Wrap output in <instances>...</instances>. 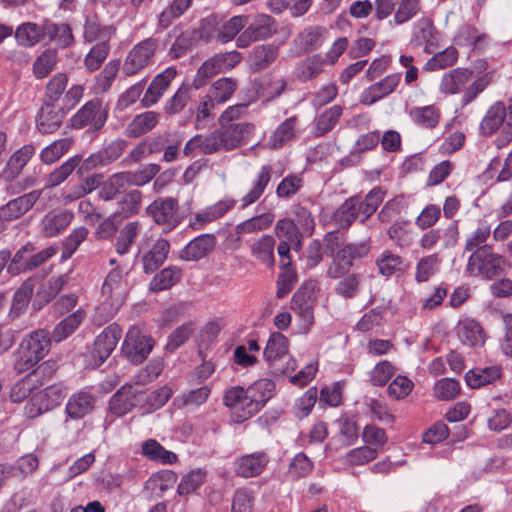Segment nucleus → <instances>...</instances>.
Segmentation results:
<instances>
[{
  "mask_svg": "<svg viewBox=\"0 0 512 512\" xmlns=\"http://www.w3.org/2000/svg\"><path fill=\"white\" fill-rule=\"evenodd\" d=\"M274 232L279 242L291 244L292 249L297 252L301 250L303 235L292 219H279L275 225Z\"/></svg>",
  "mask_w": 512,
  "mask_h": 512,
  "instance_id": "33",
  "label": "nucleus"
},
{
  "mask_svg": "<svg viewBox=\"0 0 512 512\" xmlns=\"http://www.w3.org/2000/svg\"><path fill=\"white\" fill-rule=\"evenodd\" d=\"M64 117L63 108H56L51 103H45L37 116V128L43 134H51L60 128Z\"/></svg>",
  "mask_w": 512,
  "mask_h": 512,
  "instance_id": "29",
  "label": "nucleus"
},
{
  "mask_svg": "<svg viewBox=\"0 0 512 512\" xmlns=\"http://www.w3.org/2000/svg\"><path fill=\"white\" fill-rule=\"evenodd\" d=\"M275 384L269 379H260L244 388L231 386L224 391L223 403L230 409L234 421L242 423L258 413L273 396Z\"/></svg>",
  "mask_w": 512,
  "mask_h": 512,
  "instance_id": "1",
  "label": "nucleus"
},
{
  "mask_svg": "<svg viewBox=\"0 0 512 512\" xmlns=\"http://www.w3.org/2000/svg\"><path fill=\"white\" fill-rule=\"evenodd\" d=\"M425 233L419 239V246L423 250L433 249L441 239H443L444 247L451 248L455 246L459 238V230L456 223L450 224L442 233L440 228H430L424 230Z\"/></svg>",
  "mask_w": 512,
  "mask_h": 512,
  "instance_id": "20",
  "label": "nucleus"
},
{
  "mask_svg": "<svg viewBox=\"0 0 512 512\" xmlns=\"http://www.w3.org/2000/svg\"><path fill=\"white\" fill-rule=\"evenodd\" d=\"M297 117L292 116L284 120L273 132L269 138V145L273 149L281 148L286 142L290 141L295 135Z\"/></svg>",
  "mask_w": 512,
  "mask_h": 512,
  "instance_id": "55",
  "label": "nucleus"
},
{
  "mask_svg": "<svg viewBox=\"0 0 512 512\" xmlns=\"http://www.w3.org/2000/svg\"><path fill=\"white\" fill-rule=\"evenodd\" d=\"M247 22L248 16L246 15H237L231 17L220 26L217 32V40L223 44L232 41L237 35H240V31L244 29V27L247 25Z\"/></svg>",
  "mask_w": 512,
  "mask_h": 512,
  "instance_id": "53",
  "label": "nucleus"
},
{
  "mask_svg": "<svg viewBox=\"0 0 512 512\" xmlns=\"http://www.w3.org/2000/svg\"><path fill=\"white\" fill-rule=\"evenodd\" d=\"M182 278V269L177 266H168L158 272L150 282V290L160 292L170 289Z\"/></svg>",
  "mask_w": 512,
  "mask_h": 512,
  "instance_id": "44",
  "label": "nucleus"
},
{
  "mask_svg": "<svg viewBox=\"0 0 512 512\" xmlns=\"http://www.w3.org/2000/svg\"><path fill=\"white\" fill-rule=\"evenodd\" d=\"M50 332L37 329L27 334L14 352V369L24 373L46 357L51 349Z\"/></svg>",
  "mask_w": 512,
  "mask_h": 512,
  "instance_id": "3",
  "label": "nucleus"
},
{
  "mask_svg": "<svg viewBox=\"0 0 512 512\" xmlns=\"http://www.w3.org/2000/svg\"><path fill=\"white\" fill-rule=\"evenodd\" d=\"M371 249L370 241L364 240L359 243H349L337 251L338 259H341L353 266L354 260L365 257Z\"/></svg>",
  "mask_w": 512,
  "mask_h": 512,
  "instance_id": "64",
  "label": "nucleus"
},
{
  "mask_svg": "<svg viewBox=\"0 0 512 512\" xmlns=\"http://www.w3.org/2000/svg\"><path fill=\"white\" fill-rule=\"evenodd\" d=\"M501 373L502 371L499 366L475 368L466 373L465 380L471 388H479L499 379Z\"/></svg>",
  "mask_w": 512,
  "mask_h": 512,
  "instance_id": "46",
  "label": "nucleus"
},
{
  "mask_svg": "<svg viewBox=\"0 0 512 512\" xmlns=\"http://www.w3.org/2000/svg\"><path fill=\"white\" fill-rule=\"evenodd\" d=\"M177 71L174 67H168L163 72L156 75L147 88L141 100L144 107H150L158 102L166 91L172 80L175 78Z\"/></svg>",
  "mask_w": 512,
  "mask_h": 512,
  "instance_id": "26",
  "label": "nucleus"
},
{
  "mask_svg": "<svg viewBox=\"0 0 512 512\" xmlns=\"http://www.w3.org/2000/svg\"><path fill=\"white\" fill-rule=\"evenodd\" d=\"M436 40V29L428 18L419 19L413 26L411 43L415 46L433 45Z\"/></svg>",
  "mask_w": 512,
  "mask_h": 512,
  "instance_id": "48",
  "label": "nucleus"
},
{
  "mask_svg": "<svg viewBox=\"0 0 512 512\" xmlns=\"http://www.w3.org/2000/svg\"><path fill=\"white\" fill-rule=\"evenodd\" d=\"M96 402L97 398L91 392L78 391L69 397L65 408L66 414L71 419H82L95 409Z\"/></svg>",
  "mask_w": 512,
  "mask_h": 512,
  "instance_id": "22",
  "label": "nucleus"
},
{
  "mask_svg": "<svg viewBox=\"0 0 512 512\" xmlns=\"http://www.w3.org/2000/svg\"><path fill=\"white\" fill-rule=\"evenodd\" d=\"M141 453L147 459L161 464H173L177 462V455L165 449L155 439H148L141 446Z\"/></svg>",
  "mask_w": 512,
  "mask_h": 512,
  "instance_id": "40",
  "label": "nucleus"
},
{
  "mask_svg": "<svg viewBox=\"0 0 512 512\" xmlns=\"http://www.w3.org/2000/svg\"><path fill=\"white\" fill-rule=\"evenodd\" d=\"M273 175V168L270 164L262 165L251 180L248 191L240 199L241 209H245L256 203L269 186Z\"/></svg>",
  "mask_w": 512,
  "mask_h": 512,
  "instance_id": "14",
  "label": "nucleus"
},
{
  "mask_svg": "<svg viewBox=\"0 0 512 512\" xmlns=\"http://www.w3.org/2000/svg\"><path fill=\"white\" fill-rule=\"evenodd\" d=\"M80 162V155H75L67 159L49 174L47 178V185L55 187L63 183L75 170H77Z\"/></svg>",
  "mask_w": 512,
  "mask_h": 512,
  "instance_id": "59",
  "label": "nucleus"
},
{
  "mask_svg": "<svg viewBox=\"0 0 512 512\" xmlns=\"http://www.w3.org/2000/svg\"><path fill=\"white\" fill-rule=\"evenodd\" d=\"M210 392L208 386H201L175 397L173 405L179 409L193 410L207 401Z\"/></svg>",
  "mask_w": 512,
  "mask_h": 512,
  "instance_id": "43",
  "label": "nucleus"
},
{
  "mask_svg": "<svg viewBox=\"0 0 512 512\" xmlns=\"http://www.w3.org/2000/svg\"><path fill=\"white\" fill-rule=\"evenodd\" d=\"M376 266L381 275L390 277L404 270V260L401 256L385 250L376 259Z\"/></svg>",
  "mask_w": 512,
  "mask_h": 512,
  "instance_id": "51",
  "label": "nucleus"
},
{
  "mask_svg": "<svg viewBox=\"0 0 512 512\" xmlns=\"http://www.w3.org/2000/svg\"><path fill=\"white\" fill-rule=\"evenodd\" d=\"M154 346L151 336L145 335L139 328L132 327L128 330L122 351L128 360L134 364L143 362Z\"/></svg>",
  "mask_w": 512,
  "mask_h": 512,
  "instance_id": "11",
  "label": "nucleus"
},
{
  "mask_svg": "<svg viewBox=\"0 0 512 512\" xmlns=\"http://www.w3.org/2000/svg\"><path fill=\"white\" fill-rule=\"evenodd\" d=\"M397 4L393 17L395 25H403L421 12V0H399Z\"/></svg>",
  "mask_w": 512,
  "mask_h": 512,
  "instance_id": "63",
  "label": "nucleus"
},
{
  "mask_svg": "<svg viewBox=\"0 0 512 512\" xmlns=\"http://www.w3.org/2000/svg\"><path fill=\"white\" fill-rule=\"evenodd\" d=\"M315 294L311 285H302L293 295L291 309L308 326L314 323Z\"/></svg>",
  "mask_w": 512,
  "mask_h": 512,
  "instance_id": "16",
  "label": "nucleus"
},
{
  "mask_svg": "<svg viewBox=\"0 0 512 512\" xmlns=\"http://www.w3.org/2000/svg\"><path fill=\"white\" fill-rule=\"evenodd\" d=\"M238 88V81L232 77H222L212 83L209 94L216 104L227 102Z\"/></svg>",
  "mask_w": 512,
  "mask_h": 512,
  "instance_id": "50",
  "label": "nucleus"
},
{
  "mask_svg": "<svg viewBox=\"0 0 512 512\" xmlns=\"http://www.w3.org/2000/svg\"><path fill=\"white\" fill-rule=\"evenodd\" d=\"M45 39L54 41L58 47L67 48L74 43L71 27L66 23H44Z\"/></svg>",
  "mask_w": 512,
  "mask_h": 512,
  "instance_id": "41",
  "label": "nucleus"
},
{
  "mask_svg": "<svg viewBox=\"0 0 512 512\" xmlns=\"http://www.w3.org/2000/svg\"><path fill=\"white\" fill-rule=\"evenodd\" d=\"M270 461L268 454L258 451L238 457L234 462L235 473L243 478H251L260 475Z\"/></svg>",
  "mask_w": 512,
  "mask_h": 512,
  "instance_id": "17",
  "label": "nucleus"
},
{
  "mask_svg": "<svg viewBox=\"0 0 512 512\" xmlns=\"http://www.w3.org/2000/svg\"><path fill=\"white\" fill-rule=\"evenodd\" d=\"M141 391L131 384L123 385L111 398L110 410L116 416H123L130 412L139 402Z\"/></svg>",
  "mask_w": 512,
  "mask_h": 512,
  "instance_id": "24",
  "label": "nucleus"
},
{
  "mask_svg": "<svg viewBox=\"0 0 512 512\" xmlns=\"http://www.w3.org/2000/svg\"><path fill=\"white\" fill-rule=\"evenodd\" d=\"M355 204V211L359 221L365 223L378 209L384 199V193L380 188L372 189L364 198L360 196L350 197Z\"/></svg>",
  "mask_w": 512,
  "mask_h": 512,
  "instance_id": "30",
  "label": "nucleus"
},
{
  "mask_svg": "<svg viewBox=\"0 0 512 512\" xmlns=\"http://www.w3.org/2000/svg\"><path fill=\"white\" fill-rule=\"evenodd\" d=\"M102 295L111 300L112 305H121L127 292V281L120 268H115L106 276L101 289Z\"/></svg>",
  "mask_w": 512,
  "mask_h": 512,
  "instance_id": "21",
  "label": "nucleus"
},
{
  "mask_svg": "<svg viewBox=\"0 0 512 512\" xmlns=\"http://www.w3.org/2000/svg\"><path fill=\"white\" fill-rule=\"evenodd\" d=\"M342 112L343 109L340 105H334L325 110L316 120L314 135L323 136L331 131L341 117Z\"/></svg>",
  "mask_w": 512,
  "mask_h": 512,
  "instance_id": "57",
  "label": "nucleus"
},
{
  "mask_svg": "<svg viewBox=\"0 0 512 512\" xmlns=\"http://www.w3.org/2000/svg\"><path fill=\"white\" fill-rule=\"evenodd\" d=\"M140 230L141 224L138 221L129 222L121 228L115 242V250L119 255H125L129 252Z\"/></svg>",
  "mask_w": 512,
  "mask_h": 512,
  "instance_id": "52",
  "label": "nucleus"
},
{
  "mask_svg": "<svg viewBox=\"0 0 512 512\" xmlns=\"http://www.w3.org/2000/svg\"><path fill=\"white\" fill-rule=\"evenodd\" d=\"M124 172L129 186L141 187L149 183L160 172V166L150 163L141 166L135 171Z\"/></svg>",
  "mask_w": 512,
  "mask_h": 512,
  "instance_id": "60",
  "label": "nucleus"
},
{
  "mask_svg": "<svg viewBox=\"0 0 512 512\" xmlns=\"http://www.w3.org/2000/svg\"><path fill=\"white\" fill-rule=\"evenodd\" d=\"M442 263V258L439 254L434 253L422 257L417 265L415 271V279L417 282H425L431 276H433L438 270Z\"/></svg>",
  "mask_w": 512,
  "mask_h": 512,
  "instance_id": "61",
  "label": "nucleus"
},
{
  "mask_svg": "<svg viewBox=\"0 0 512 512\" xmlns=\"http://www.w3.org/2000/svg\"><path fill=\"white\" fill-rule=\"evenodd\" d=\"M245 27L236 38V46L241 49L249 47L252 43L266 40L277 32L275 19L266 14L256 15Z\"/></svg>",
  "mask_w": 512,
  "mask_h": 512,
  "instance_id": "8",
  "label": "nucleus"
},
{
  "mask_svg": "<svg viewBox=\"0 0 512 512\" xmlns=\"http://www.w3.org/2000/svg\"><path fill=\"white\" fill-rule=\"evenodd\" d=\"M491 226L487 221H479L477 228L472 231L465 239L464 251L473 252L486 244L491 235Z\"/></svg>",
  "mask_w": 512,
  "mask_h": 512,
  "instance_id": "62",
  "label": "nucleus"
},
{
  "mask_svg": "<svg viewBox=\"0 0 512 512\" xmlns=\"http://www.w3.org/2000/svg\"><path fill=\"white\" fill-rule=\"evenodd\" d=\"M147 211L157 224L166 225L169 230L179 223L178 203L173 198L155 200Z\"/></svg>",
  "mask_w": 512,
  "mask_h": 512,
  "instance_id": "18",
  "label": "nucleus"
},
{
  "mask_svg": "<svg viewBox=\"0 0 512 512\" xmlns=\"http://www.w3.org/2000/svg\"><path fill=\"white\" fill-rule=\"evenodd\" d=\"M480 133L492 136L500 131L495 139L497 148H503L512 141V98L505 104L499 100L494 102L486 111L480 122Z\"/></svg>",
  "mask_w": 512,
  "mask_h": 512,
  "instance_id": "4",
  "label": "nucleus"
},
{
  "mask_svg": "<svg viewBox=\"0 0 512 512\" xmlns=\"http://www.w3.org/2000/svg\"><path fill=\"white\" fill-rule=\"evenodd\" d=\"M250 129L247 125L219 127L207 135H195L185 144L183 154L191 156L196 149L206 155L236 149Z\"/></svg>",
  "mask_w": 512,
  "mask_h": 512,
  "instance_id": "2",
  "label": "nucleus"
},
{
  "mask_svg": "<svg viewBox=\"0 0 512 512\" xmlns=\"http://www.w3.org/2000/svg\"><path fill=\"white\" fill-rule=\"evenodd\" d=\"M472 75L473 71L468 68L452 69L442 75L439 90L446 95L458 94L471 80Z\"/></svg>",
  "mask_w": 512,
  "mask_h": 512,
  "instance_id": "27",
  "label": "nucleus"
},
{
  "mask_svg": "<svg viewBox=\"0 0 512 512\" xmlns=\"http://www.w3.org/2000/svg\"><path fill=\"white\" fill-rule=\"evenodd\" d=\"M235 204L236 201L232 198L219 200L215 204L208 206L204 210L198 212L195 215V222L192 225L196 226L197 224L203 225L206 223H211L223 217L227 212L234 208Z\"/></svg>",
  "mask_w": 512,
  "mask_h": 512,
  "instance_id": "38",
  "label": "nucleus"
},
{
  "mask_svg": "<svg viewBox=\"0 0 512 512\" xmlns=\"http://www.w3.org/2000/svg\"><path fill=\"white\" fill-rule=\"evenodd\" d=\"M279 56V48L272 44L255 46L247 57V64L252 72L268 68Z\"/></svg>",
  "mask_w": 512,
  "mask_h": 512,
  "instance_id": "28",
  "label": "nucleus"
},
{
  "mask_svg": "<svg viewBox=\"0 0 512 512\" xmlns=\"http://www.w3.org/2000/svg\"><path fill=\"white\" fill-rule=\"evenodd\" d=\"M45 34L44 23L42 25H38L27 22L16 29L15 38L20 45L24 47H31L44 40Z\"/></svg>",
  "mask_w": 512,
  "mask_h": 512,
  "instance_id": "45",
  "label": "nucleus"
},
{
  "mask_svg": "<svg viewBox=\"0 0 512 512\" xmlns=\"http://www.w3.org/2000/svg\"><path fill=\"white\" fill-rule=\"evenodd\" d=\"M122 336L121 329L117 325H109L95 339L87 354L90 365H101L113 352Z\"/></svg>",
  "mask_w": 512,
  "mask_h": 512,
  "instance_id": "9",
  "label": "nucleus"
},
{
  "mask_svg": "<svg viewBox=\"0 0 512 512\" xmlns=\"http://www.w3.org/2000/svg\"><path fill=\"white\" fill-rule=\"evenodd\" d=\"M115 30L113 25H102L96 16L89 17L85 21L83 37L88 42L108 43Z\"/></svg>",
  "mask_w": 512,
  "mask_h": 512,
  "instance_id": "39",
  "label": "nucleus"
},
{
  "mask_svg": "<svg viewBox=\"0 0 512 512\" xmlns=\"http://www.w3.org/2000/svg\"><path fill=\"white\" fill-rule=\"evenodd\" d=\"M401 81L400 73L387 75L380 81L367 87L360 95V103L363 105H372L386 96L392 94Z\"/></svg>",
  "mask_w": 512,
  "mask_h": 512,
  "instance_id": "15",
  "label": "nucleus"
},
{
  "mask_svg": "<svg viewBox=\"0 0 512 512\" xmlns=\"http://www.w3.org/2000/svg\"><path fill=\"white\" fill-rule=\"evenodd\" d=\"M192 0H173L158 16V26L169 27L172 22L182 16L191 6Z\"/></svg>",
  "mask_w": 512,
  "mask_h": 512,
  "instance_id": "56",
  "label": "nucleus"
},
{
  "mask_svg": "<svg viewBox=\"0 0 512 512\" xmlns=\"http://www.w3.org/2000/svg\"><path fill=\"white\" fill-rule=\"evenodd\" d=\"M128 186V181L124 171L114 173L105 181H102V185L99 190V197L104 201H111Z\"/></svg>",
  "mask_w": 512,
  "mask_h": 512,
  "instance_id": "47",
  "label": "nucleus"
},
{
  "mask_svg": "<svg viewBox=\"0 0 512 512\" xmlns=\"http://www.w3.org/2000/svg\"><path fill=\"white\" fill-rule=\"evenodd\" d=\"M47 365L41 364L32 370L21 380L17 381L11 388L10 398L13 402L19 403L26 399L31 392L38 386L42 385L41 376L45 373Z\"/></svg>",
  "mask_w": 512,
  "mask_h": 512,
  "instance_id": "23",
  "label": "nucleus"
},
{
  "mask_svg": "<svg viewBox=\"0 0 512 512\" xmlns=\"http://www.w3.org/2000/svg\"><path fill=\"white\" fill-rule=\"evenodd\" d=\"M107 120V111L98 99L88 101L70 119L74 129L88 128L91 132L99 131Z\"/></svg>",
  "mask_w": 512,
  "mask_h": 512,
  "instance_id": "10",
  "label": "nucleus"
},
{
  "mask_svg": "<svg viewBox=\"0 0 512 512\" xmlns=\"http://www.w3.org/2000/svg\"><path fill=\"white\" fill-rule=\"evenodd\" d=\"M158 48V39L152 37L135 44L124 60L123 73L126 76H132L150 66Z\"/></svg>",
  "mask_w": 512,
  "mask_h": 512,
  "instance_id": "7",
  "label": "nucleus"
},
{
  "mask_svg": "<svg viewBox=\"0 0 512 512\" xmlns=\"http://www.w3.org/2000/svg\"><path fill=\"white\" fill-rule=\"evenodd\" d=\"M142 204V192L136 189L124 193L117 202V213L128 218L136 215Z\"/></svg>",
  "mask_w": 512,
  "mask_h": 512,
  "instance_id": "54",
  "label": "nucleus"
},
{
  "mask_svg": "<svg viewBox=\"0 0 512 512\" xmlns=\"http://www.w3.org/2000/svg\"><path fill=\"white\" fill-rule=\"evenodd\" d=\"M275 244L273 236L264 234L250 245L251 256L266 267L272 268L275 265Z\"/></svg>",
  "mask_w": 512,
  "mask_h": 512,
  "instance_id": "35",
  "label": "nucleus"
},
{
  "mask_svg": "<svg viewBox=\"0 0 512 512\" xmlns=\"http://www.w3.org/2000/svg\"><path fill=\"white\" fill-rule=\"evenodd\" d=\"M409 116L414 123L425 128H434L439 122V110L433 106L414 107Z\"/></svg>",
  "mask_w": 512,
  "mask_h": 512,
  "instance_id": "58",
  "label": "nucleus"
},
{
  "mask_svg": "<svg viewBox=\"0 0 512 512\" xmlns=\"http://www.w3.org/2000/svg\"><path fill=\"white\" fill-rule=\"evenodd\" d=\"M264 357L274 375L285 374L296 368L295 360L288 353V339L279 332L271 334L264 349Z\"/></svg>",
  "mask_w": 512,
  "mask_h": 512,
  "instance_id": "6",
  "label": "nucleus"
},
{
  "mask_svg": "<svg viewBox=\"0 0 512 512\" xmlns=\"http://www.w3.org/2000/svg\"><path fill=\"white\" fill-rule=\"evenodd\" d=\"M86 318V311L83 308L77 309L65 317L53 329L50 337L55 342H61L72 335Z\"/></svg>",
  "mask_w": 512,
  "mask_h": 512,
  "instance_id": "37",
  "label": "nucleus"
},
{
  "mask_svg": "<svg viewBox=\"0 0 512 512\" xmlns=\"http://www.w3.org/2000/svg\"><path fill=\"white\" fill-rule=\"evenodd\" d=\"M274 219L275 215L272 212H264L253 216L237 224L235 228L236 234H253L265 231L271 227Z\"/></svg>",
  "mask_w": 512,
  "mask_h": 512,
  "instance_id": "42",
  "label": "nucleus"
},
{
  "mask_svg": "<svg viewBox=\"0 0 512 512\" xmlns=\"http://www.w3.org/2000/svg\"><path fill=\"white\" fill-rule=\"evenodd\" d=\"M457 335L460 341L470 347H479L485 343V333L479 322L463 319L458 322Z\"/></svg>",
  "mask_w": 512,
  "mask_h": 512,
  "instance_id": "31",
  "label": "nucleus"
},
{
  "mask_svg": "<svg viewBox=\"0 0 512 512\" xmlns=\"http://www.w3.org/2000/svg\"><path fill=\"white\" fill-rule=\"evenodd\" d=\"M43 190H32L19 195L0 206V217L16 221L28 213L42 196Z\"/></svg>",
  "mask_w": 512,
  "mask_h": 512,
  "instance_id": "12",
  "label": "nucleus"
},
{
  "mask_svg": "<svg viewBox=\"0 0 512 512\" xmlns=\"http://www.w3.org/2000/svg\"><path fill=\"white\" fill-rule=\"evenodd\" d=\"M35 152L36 149L32 144L24 145L20 149L15 151L7 163V175L10 178H16L21 173L22 169L30 161V159L33 157Z\"/></svg>",
  "mask_w": 512,
  "mask_h": 512,
  "instance_id": "49",
  "label": "nucleus"
},
{
  "mask_svg": "<svg viewBox=\"0 0 512 512\" xmlns=\"http://www.w3.org/2000/svg\"><path fill=\"white\" fill-rule=\"evenodd\" d=\"M216 245L213 234H202L191 240L181 251L180 258L185 261H197L211 253Z\"/></svg>",
  "mask_w": 512,
  "mask_h": 512,
  "instance_id": "25",
  "label": "nucleus"
},
{
  "mask_svg": "<svg viewBox=\"0 0 512 512\" xmlns=\"http://www.w3.org/2000/svg\"><path fill=\"white\" fill-rule=\"evenodd\" d=\"M241 60V55L237 51L216 54L202 63V67L213 77L216 74L223 73L233 69Z\"/></svg>",
  "mask_w": 512,
  "mask_h": 512,
  "instance_id": "34",
  "label": "nucleus"
},
{
  "mask_svg": "<svg viewBox=\"0 0 512 512\" xmlns=\"http://www.w3.org/2000/svg\"><path fill=\"white\" fill-rule=\"evenodd\" d=\"M507 261L495 253L491 246H484L471 252L465 267L468 277L491 280L505 271Z\"/></svg>",
  "mask_w": 512,
  "mask_h": 512,
  "instance_id": "5",
  "label": "nucleus"
},
{
  "mask_svg": "<svg viewBox=\"0 0 512 512\" xmlns=\"http://www.w3.org/2000/svg\"><path fill=\"white\" fill-rule=\"evenodd\" d=\"M74 215L68 210H51L39 222V232L45 238L62 234L72 223Z\"/></svg>",
  "mask_w": 512,
  "mask_h": 512,
  "instance_id": "13",
  "label": "nucleus"
},
{
  "mask_svg": "<svg viewBox=\"0 0 512 512\" xmlns=\"http://www.w3.org/2000/svg\"><path fill=\"white\" fill-rule=\"evenodd\" d=\"M328 31L325 27L314 25L302 30L294 39V55L300 56L322 46Z\"/></svg>",
  "mask_w": 512,
  "mask_h": 512,
  "instance_id": "19",
  "label": "nucleus"
},
{
  "mask_svg": "<svg viewBox=\"0 0 512 512\" xmlns=\"http://www.w3.org/2000/svg\"><path fill=\"white\" fill-rule=\"evenodd\" d=\"M170 251V243L166 239H158L142 256L143 270L146 274H152L166 261Z\"/></svg>",
  "mask_w": 512,
  "mask_h": 512,
  "instance_id": "32",
  "label": "nucleus"
},
{
  "mask_svg": "<svg viewBox=\"0 0 512 512\" xmlns=\"http://www.w3.org/2000/svg\"><path fill=\"white\" fill-rule=\"evenodd\" d=\"M160 114L154 111H147L136 115L127 125L125 134L129 138L140 137L152 129L159 123Z\"/></svg>",
  "mask_w": 512,
  "mask_h": 512,
  "instance_id": "36",
  "label": "nucleus"
}]
</instances>
